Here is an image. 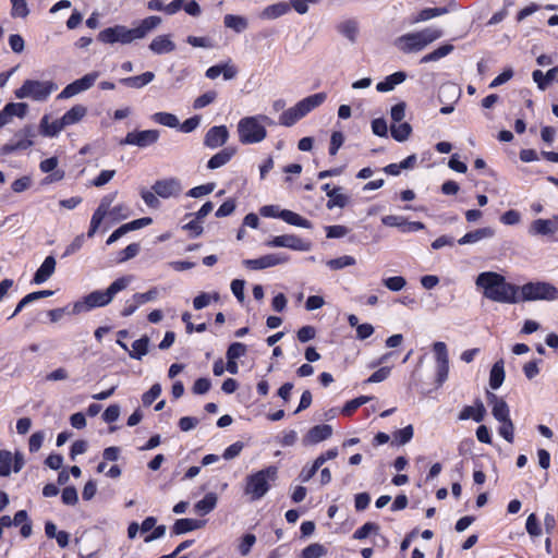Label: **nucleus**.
Returning a JSON list of instances; mask_svg holds the SVG:
<instances>
[{"label": "nucleus", "mask_w": 558, "mask_h": 558, "mask_svg": "<svg viewBox=\"0 0 558 558\" xmlns=\"http://www.w3.org/2000/svg\"><path fill=\"white\" fill-rule=\"evenodd\" d=\"M65 124L62 118L50 122L49 116L45 114L39 123V132L41 135L47 137L57 136L63 129H65Z\"/></svg>", "instance_id": "26"}, {"label": "nucleus", "mask_w": 558, "mask_h": 558, "mask_svg": "<svg viewBox=\"0 0 558 558\" xmlns=\"http://www.w3.org/2000/svg\"><path fill=\"white\" fill-rule=\"evenodd\" d=\"M58 89V85L51 81L25 80L20 88L14 92L17 99H31L36 102H45L52 93Z\"/></svg>", "instance_id": "7"}, {"label": "nucleus", "mask_w": 558, "mask_h": 558, "mask_svg": "<svg viewBox=\"0 0 558 558\" xmlns=\"http://www.w3.org/2000/svg\"><path fill=\"white\" fill-rule=\"evenodd\" d=\"M487 400L492 405V414L498 422L510 420V410L504 399L493 392H488Z\"/></svg>", "instance_id": "22"}, {"label": "nucleus", "mask_w": 558, "mask_h": 558, "mask_svg": "<svg viewBox=\"0 0 558 558\" xmlns=\"http://www.w3.org/2000/svg\"><path fill=\"white\" fill-rule=\"evenodd\" d=\"M373 399V397H368V396H361L359 398H355L353 400H350L349 402L345 403V405L342 408V414L345 415V416H350L352 415V413L357 409L360 408L361 405L367 403L368 401H371Z\"/></svg>", "instance_id": "49"}, {"label": "nucleus", "mask_w": 558, "mask_h": 558, "mask_svg": "<svg viewBox=\"0 0 558 558\" xmlns=\"http://www.w3.org/2000/svg\"><path fill=\"white\" fill-rule=\"evenodd\" d=\"M160 16L151 15L142 20L138 26L128 28L124 25H114L99 32L97 39L104 44L129 45L134 40L145 38L150 32L161 24Z\"/></svg>", "instance_id": "2"}, {"label": "nucleus", "mask_w": 558, "mask_h": 558, "mask_svg": "<svg viewBox=\"0 0 558 558\" xmlns=\"http://www.w3.org/2000/svg\"><path fill=\"white\" fill-rule=\"evenodd\" d=\"M141 197L143 198L144 203L150 207V208H158L160 206V202L158 199V195L151 190L142 189L141 190Z\"/></svg>", "instance_id": "63"}, {"label": "nucleus", "mask_w": 558, "mask_h": 558, "mask_svg": "<svg viewBox=\"0 0 558 558\" xmlns=\"http://www.w3.org/2000/svg\"><path fill=\"white\" fill-rule=\"evenodd\" d=\"M130 207L124 203H120L114 205L113 207L110 206L108 208L107 217H110L113 221H119L126 219L130 216Z\"/></svg>", "instance_id": "44"}, {"label": "nucleus", "mask_w": 558, "mask_h": 558, "mask_svg": "<svg viewBox=\"0 0 558 558\" xmlns=\"http://www.w3.org/2000/svg\"><path fill=\"white\" fill-rule=\"evenodd\" d=\"M87 113V108L83 105H75L68 110L61 118L65 126L80 122Z\"/></svg>", "instance_id": "36"}, {"label": "nucleus", "mask_w": 558, "mask_h": 558, "mask_svg": "<svg viewBox=\"0 0 558 558\" xmlns=\"http://www.w3.org/2000/svg\"><path fill=\"white\" fill-rule=\"evenodd\" d=\"M475 284L483 290L486 299L505 304H515L520 302L519 287L507 282L506 278L495 271L481 272Z\"/></svg>", "instance_id": "1"}, {"label": "nucleus", "mask_w": 558, "mask_h": 558, "mask_svg": "<svg viewBox=\"0 0 558 558\" xmlns=\"http://www.w3.org/2000/svg\"><path fill=\"white\" fill-rule=\"evenodd\" d=\"M61 499L64 505L75 506L78 501L77 490L73 486H68L62 490Z\"/></svg>", "instance_id": "61"}, {"label": "nucleus", "mask_w": 558, "mask_h": 558, "mask_svg": "<svg viewBox=\"0 0 558 558\" xmlns=\"http://www.w3.org/2000/svg\"><path fill=\"white\" fill-rule=\"evenodd\" d=\"M217 505V495L208 493L205 497L195 504V510L201 514L205 515L211 512Z\"/></svg>", "instance_id": "40"}, {"label": "nucleus", "mask_w": 558, "mask_h": 558, "mask_svg": "<svg viewBox=\"0 0 558 558\" xmlns=\"http://www.w3.org/2000/svg\"><path fill=\"white\" fill-rule=\"evenodd\" d=\"M151 119L161 125L168 126V128H178L180 125L179 119L169 112H156L151 116Z\"/></svg>", "instance_id": "46"}, {"label": "nucleus", "mask_w": 558, "mask_h": 558, "mask_svg": "<svg viewBox=\"0 0 558 558\" xmlns=\"http://www.w3.org/2000/svg\"><path fill=\"white\" fill-rule=\"evenodd\" d=\"M3 109L5 110V113L10 116V119L13 117L22 119L27 113L28 105L25 102H9L3 107Z\"/></svg>", "instance_id": "47"}, {"label": "nucleus", "mask_w": 558, "mask_h": 558, "mask_svg": "<svg viewBox=\"0 0 558 558\" xmlns=\"http://www.w3.org/2000/svg\"><path fill=\"white\" fill-rule=\"evenodd\" d=\"M486 409L482 401H476L474 405H468L459 414V420H474L475 422H482L485 417Z\"/></svg>", "instance_id": "29"}, {"label": "nucleus", "mask_w": 558, "mask_h": 558, "mask_svg": "<svg viewBox=\"0 0 558 558\" xmlns=\"http://www.w3.org/2000/svg\"><path fill=\"white\" fill-rule=\"evenodd\" d=\"M149 50L155 54L170 53L175 50V44L170 35H158L150 41Z\"/></svg>", "instance_id": "25"}, {"label": "nucleus", "mask_w": 558, "mask_h": 558, "mask_svg": "<svg viewBox=\"0 0 558 558\" xmlns=\"http://www.w3.org/2000/svg\"><path fill=\"white\" fill-rule=\"evenodd\" d=\"M558 74V66L551 68L546 73H543L541 70H535L532 73L533 81L537 84V87L541 90H545L548 85L556 80Z\"/></svg>", "instance_id": "31"}, {"label": "nucleus", "mask_w": 558, "mask_h": 558, "mask_svg": "<svg viewBox=\"0 0 558 558\" xmlns=\"http://www.w3.org/2000/svg\"><path fill=\"white\" fill-rule=\"evenodd\" d=\"M116 197L117 192H112L101 198L99 206L92 216L89 230L87 232L88 238H93L95 235L102 220L107 217L108 208L112 205Z\"/></svg>", "instance_id": "16"}, {"label": "nucleus", "mask_w": 558, "mask_h": 558, "mask_svg": "<svg viewBox=\"0 0 558 558\" xmlns=\"http://www.w3.org/2000/svg\"><path fill=\"white\" fill-rule=\"evenodd\" d=\"M381 222L387 227H396L399 228L402 232H407L408 221L402 216L388 215L381 218Z\"/></svg>", "instance_id": "52"}, {"label": "nucleus", "mask_w": 558, "mask_h": 558, "mask_svg": "<svg viewBox=\"0 0 558 558\" xmlns=\"http://www.w3.org/2000/svg\"><path fill=\"white\" fill-rule=\"evenodd\" d=\"M449 11L447 8H426V9H423L413 20H412V23L413 24H416V23H421V22H425V21H428L430 19H434V17H437V16H440V15H445L447 14Z\"/></svg>", "instance_id": "42"}, {"label": "nucleus", "mask_w": 558, "mask_h": 558, "mask_svg": "<svg viewBox=\"0 0 558 558\" xmlns=\"http://www.w3.org/2000/svg\"><path fill=\"white\" fill-rule=\"evenodd\" d=\"M99 77V72H90L88 74H85L83 77L70 83L66 85L62 92L57 96V99H69L74 97L75 95L83 93L87 89H89L97 78Z\"/></svg>", "instance_id": "11"}, {"label": "nucleus", "mask_w": 558, "mask_h": 558, "mask_svg": "<svg viewBox=\"0 0 558 558\" xmlns=\"http://www.w3.org/2000/svg\"><path fill=\"white\" fill-rule=\"evenodd\" d=\"M155 78V74L153 72H145L141 75L130 76L125 78H121L120 83L132 88H142L153 82Z\"/></svg>", "instance_id": "35"}, {"label": "nucleus", "mask_w": 558, "mask_h": 558, "mask_svg": "<svg viewBox=\"0 0 558 558\" xmlns=\"http://www.w3.org/2000/svg\"><path fill=\"white\" fill-rule=\"evenodd\" d=\"M117 342L122 349L129 352V355L132 359L141 360L148 352L149 339L146 336L135 340L132 344L131 351L129 350L128 345L121 340H118Z\"/></svg>", "instance_id": "27"}, {"label": "nucleus", "mask_w": 558, "mask_h": 558, "mask_svg": "<svg viewBox=\"0 0 558 558\" xmlns=\"http://www.w3.org/2000/svg\"><path fill=\"white\" fill-rule=\"evenodd\" d=\"M433 352L436 363V384L441 386L449 375V354L447 344L442 341H436L433 344Z\"/></svg>", "instance_id": "10"}, {"label": "nucleus", "mask_w": 558, "mask_h": 558, "mask_svg": "<svg viewBox=\"0 0 558 558\" xmlns=\"http://www.w3.org/2000/svg\"><path fill=\"white\" fill-rule=\"evenodd\" d=\"M260 116H250L240 119L236 132L240 143L244 145L258 144L267 137V130L260 123Z\"/></svg>", "instance_id": "8"}, {"label": "nucleus", "mask_w": 558, "mask_h": 558, "mask_svg": "<svg viewBox=\"0 0 558 558\" xmlns=\"http://www.w3.org/2000/svg\"><path fill=\"white\" fill-rule=\"evenodd\" d=\"M205 521L196 519H178L172 526V533L174 535L185 534L187 532L203 527Z\"/></svg>", "instance_id": "30"}, {"label": "nucleus", "mask_w": 558, "mask_h": 558, "mask_svg": "<svg viewBox=\"0 0 558 558\" xmlns=\"http://www.w3.org/2000/svg\"><path fill=\"white\" fill-rule=\"evenodd\" d=\"M356 260L353 256L343 255L338 258L329 259L327 266L332 270H339L355 265Z\"/></svg>", "instance_id": "48"}, {"label": "nucleus", "mask_w": 558, "mask_h": 558, "mask_svg": "<svg viewBox=\"0 0 558 558\" xmlns=\"http://www.w3.org/2000/svg\"><path fill=\"white\" fill-rule=\"evenodd\" d=\"M504 380H505L504 361L499 360L493 365V367L490 369L489 386L493 389H498L502 385Z\"/></svg>", "instance_id": "38"}, {"label": "nucleus", "mask_w": 558, "mask_h": 558, "mask_svg": "<svg viewBox=\"0 0 558 558\" xmlns=\"http://www.w3.org/2000/svg\"><path fill=\"white\" fill-rule=\"evenodd\" d=\"M501 425L499 427V435L506 439L508 442H513L514 439V426L510 420L501 421Z\"/></svg>", "instance_id": "60"}, {"label": "nucleus", "mask_w": 558, "mask_h": 558, "mask_svg": "<svg viewBox=\"0 0 558 558\" xmlns=\"http://www.w3.org/2000/svg\"><path fill=\"white\" fill-rule=\"evenodd\" d=\"M13 456L8 450H0V475L9 476L11 474V464Z\"/></svg>", "instance_id": "53"}, {"label": "nucleus", "mask_w": 558, "mask_h": 558, "mask_svg": "<svg viewBox=\"0 0 558 558\" xmlns=\"http://www.w3.org/2000/svg\"><path fill=\"white\" fill-rule=\"evenodd\" d=\"M290 10V5L286 2H279L271 5L266 7L260 16L265 20H275L278 19Z\"/></svg>", "instance_id": "37"}, {"label": "nucleus", "mask_w": 558, "mask_h": 558, "mask_svg": "<svg viewBox=\"0 0 558 558\" xmlns=\"http://www.w3.org/2000/svg\"><path fill=\"white\" fill-rule=\"evenodd\" d=\"M235 154V149L232 147H227L220 150L219 153L215 154L207 163L208 169H218L225 165H227L233 155Z\"/></svg>", "instance_id": "32"}, {"label": "nucleus", "mask_w": 558, "mask_h": 558, "mask_svg": "<svg viewBox=\"0 0 558 558\" xmlns=\"http://www.w3.org/2000/svg\"><path fill=\"white\" fill-rule=\"evenodd\" d=\"M383 284L390 291L398 292L407 286V280L402 276H395L384 279Z\"/></svg>", "instance_id": "54"}, {"label": "nucleus", "mask_w": 558, "mask_h": 558, "mask_svg": "<svg viewBox=\"0 0 558 558\" xmlns=\"http://www.w3.org/2000/svg\"><path fill=\"white\" fill-rule=\"evenodd\" d=\"M36 133L32 125H26L24 129H22L16 135L15 141H11L10 143H7L2 147L3 154H12L16 150H25L34 145L33 138L35 137Z\"/></svg>", "instance_id": "15"}, {"label": "nucleus", "mask_w": 558, "mask_h": 558, "mask_svg": "<svg viewBox=\"0 0 558 558\" xmlns=\"http://www.w3.org/2000/svg\"><path fill=\"white\" fill-rule=\"evenodd\" d=\"M219 299V294L218 293H214V294H209V293H201L199 295H197L194 300H193V306L195 310H203L204 307L208 306L211 302V300L214 301H218Z\"/></svg>", "instance_id": "55"}, {"label": "nucleus", "mask_w": 558, "mask_h": 558, "mask_svg": "<svg viewBox=\"0 0 558 558\" xmlns=\"http://www.w3.org/2000/svg\"><path fill=\"white\" fill-rule=\"evenodd\" d=\"M326 98L327 95L325 93H317L303 98L281 113L279 124L288 128L294 125L299 120L319 107Z\"/></svg>", "instance_id": "6"}, {"label": "nucleus", "mask_w": 558, "mask_h": 558, "mask_svg": "<svg viewBox=\"0 0 558 558\" xmlns=\"http://www.w3.org/2000/svg\"><path fill=\"white\" fill-rule=\"evenodd\" d=\"M278 478V468L276 465H268L259 471H256L245 478L244 494L251 501L262 499L271 488V483Z\"/></svg>", "instance_id": "4"}, {"label": "nucleus", "mask_w": 558, "mask_h": 558, "mask_svg": "<svg viewBox=\"0 0 558 558\" xmlns=\"http://www.w3.org/2000/svg\"><path fill=\"white\" fill-rule=\"evenodd\" d=\"M390 132L393 140L397 142H404L411 135L412 128L408 122H403L400 124H392Z\"/></svg>", "instance_id": "43"}, {"label": "nucleus", "mask_w": 558, "mask_h": 558, "mask_svg": "<svg viewBox=\"0 0 558 558\" xmlns=\"http://www.w3.org/2000/svg\"><path fill=\"white\" fill-rule=\"evenodd\" d=\"M327 549L318 543H314L305 547L302 551L301 558H320L326 555Z\"/></svg>", "instance_id": "51"}, {"label": "nucleus", "mask_w": 558, "mask_h": 558, "mask_svg": "<svg viewBox=\"0 0 558 558\" xmlns=\"http://www.w3.org/2000/svg\"><path fill=\"white\" fill-rule=\"evenodd\" d=\"M265 244L268 247H287L302 252L310 250L308 243L304 242L302 239L293 234L274 236L272 239L266 241Z\"/></svg>", "instance_id": "17"}, {"label": "nucleus", "mask_w": 558, "mask_h": 558, "mask_svg": "<svg viewBox=\"0 0 558 558\" xmlns=\"http://www.w3.org/2000/svg\"><path fill=\"white\" fill-rule=\"evenodd\" d=\"M289 262V256L284 253L267 254L254 259H244L243 266L251 270H262L278 265H282Z\"/></svg>", "instance_id": "13"}, {"label": "nucleus", "mask_w": 558, "mask_h": 558, "mask_svg": "<svg viewBox=\"0 0 558 558\" xmlns=\"http://www.w3.org/2000/svg\"><path fill=\"white\" fill-rule=\"evenodd\" d=\"M56 265V258L53 256H47L39 268L36 270L33 282L36 284L46 282L53 275Z\"/></svg>", "instance_id": "24"}, {"label": "nucleus", "mask_w": 558, "mask_h": 558, "mask_svg": "<svg viewBox=\"0 0 558 558\" xmlns=\"http://www.w3.org/2000/svg\"><path fill=\"white\" fill-rule=\"evenodd\" d=\"M279 218L282 219L283 221H286L287 223L295 226V227L305 228V229L312 228V223L310 220L303 218L299 214H296L292 210H289V209H282L279 213Z\"/></svg>", "instance_id": "34"}, {"label": "nucleus", "mask_w": 558, "mask_h": 558, "mask_svg": "<svg viewBox=\"0 0 558 558\" xmlns=\"http://www.w3.org/2000/svg\"><path fill=\"white\" fill-rule=\"evenodd\" d=\"M322 466L316 462V460L311 465H305L302 468L299 478L302 483H307L320 469Z\"/></svg>", "instance_id": "64"}, {"label": "nucleus", "mask_w": 558, "mask_h": 558, "mask_svg": "<svg viewBox=\"0 0 558 558\" xmlns=\"http://www.w3.org/2000/svg\"><path fill=\"white\" fill-rule=\"evenodd\" d=\"M216 98H217V93L215 90L206 92L205 94L198 96L194 100L193 108L202 109V108L210 105L211 102H214Z\"/></svg>", "instance_id": "59"}, {"label": "nucleus", "mask_w": 558, "mask_h": 558, "mask_svg": "<svg viewBox=\"0 0 558 558\" xmlns=\"http://www.w3.org/2000/svg\"><path fill=\"white\" fill-rule=\"evenodd\" d=\"M453 50V46L450 44L442 45L435 49L433 52L425 54L422 59V63L437 61L446 56H448Z\"/></svg>", "instance_id": "45"}, {"label": "nucleus", "mask_w": 558, "mask_h": 558, "mask_svg": "<svg viewBox=\"0 0 558 558\" xmlns=\"http://www.w3.org/2000/svg\"><path fill=\"white\" fill-rule=\"evenodd\" d=\"M132 276H123L114 280L107 290H96L87 294L82 301L75 302L72 308V314L77 315L82 312L90 311L95 307H102L108 305L114 295L129 287L132 282Z\"/></svg>", "instance_id": "3"}, {"label": "nucleus", "mask_w": 558, "mask_h": 558, "mask_svg": "<svg viewBox=\"0 0 558 558\" xmlns=\"http://www.w3.org/2000/svg\"><path fill=\"white\" fill-rule=\"evenodd\" d=\"M525 529L531 537H538L542 534L541 524L535 513H531L527 517Z\"/></svg>", "instance_id": "56"}, {"label": "nucleus", "mask_w": 558, "mask_h": 558, "mask_svg": "<svg viewBox=\"0 0 558 558\" xmlns=\"http://www.w3.org/2000/svg\"><path fill=\"white\" fill-rule=\"evenodd\" d=\"M161 393V386L159 384H154L148 391H146L142 401L145 407H149Z\"/></svg>", "instance_id": "62"}, {"label": "nucleus", "mask_w": 558, "mask_h": 558, "mask_svg": "<svg viewBox=\"0 0 558 558\" xmlns=\"http://www.w3.org/2000/svg\"><path fill=\"white\" fill-rule=\"evenodd\" d=\"M520 302L558 300V289L545 281L527 282L519 287Z\"/></svg>", "instance_id": "9"}, {"label": "nucleus", "mask_w": 558, "mask_h": 558, "mask_svg": "<svg viewBox=\"0 0 558 558\" xmlns=\"http://www.w3.org/2000/svg\"><path fill=\"white\" fill-rule=\"evenodd\" d=\"M159 295V289L158 288H151L148 291L144 293H135L134 300L135 302L141 306L145 303L155 301Z\"/></svg>", "instance_id": "58"}, {"label": "nucleus", "mask_w": 558, "mask_h": 558, "mask_svg": "<svg viewBox=\"0 0 558 558\" xmlns=\"http://www.w3.org/2000/svg\"><path fill=\"white\" fill-rule=\"evenodd\" d=\"M407 78V74L402 71L395 72L388 75L383 82H379L376 89L380 93H387L392 90L397 85L403 83Z\"/></svg>", "instance_id": "33"}, {"label": "nucleus", "mask_w": 558, "mask_h": 558, "mask_svg": "<svg viewBox=\"0 0 558 558\" xmlns=\"http://www.w3.org/2000/svg\"><path fill=\"white\" fill-rule=\"evenodd\" d=\"M158 140V130L133 131L129 132L125 137L121 140L120 145H132L138 148H146L157 143Z\"/></svg>", "instance_id": "12"}, {"label": "nucleus", "mask_w": 558, "mask_h": 558, "mask_svg": "<svg viewBox=\"0 0 558 558\" xmlns=\"http://www.w3.org/2000/svg\"><path fill=\"white\" fill-rule=\"evenodd\" d=\"M151 190L161 198L179 197L183 191L181 180L174 177L157 180Z\"/></svg>", "instance_id": "14"}, {"label": "nucleus", "mask_w": 558, "mask_h": 558, "mask_svg": "<svg viewBox=\"0 0 558 558\" xmlns=\"http://www.w3.org/2000/svg\"><path fill=\"white\" fill-rule=\"evenodd\" d=\"M332 435V428L328 424L316 425L312 427L303 437L302 442L304 446L316 445L320 441L328 439Z\"/></svg>", "instance_id": "20"}, {"label": "nucleus", "mask_w": 558, "mask_h": 558, "mask_svg": "<svg viewBox=\"0 0 558 558\" xmlns=\"http://www.w3.org/2000/svg\"><path fill=\"white\" fill-rule=\"evenodd\" d=\"M229 138V130L226 125H216L210 128L204 137V145L215 149L221 147Z\"/></svg>", "instance_id": "18"}, {"label": "nucleus", "mask_w": 558, "mask_h": 558, "mask_svg": "<svg viewBox=\"0 0 558 558\" xmlns=\"http://www.w3.org/2000/svg\"><path fill=\"white\" fill-rule=\"evenodd\" d=\"M238 73V68L229 60L225 63L208 68L205 72V76L209 80H216L219 75H222L223 80L231 81L236 77Z\"/></svg>", "instance_id": "19"}, {"label": "nucleus", "mask_w": 558, "mask_h": 558, "mask_svg": "<svg viewBox=\"0 0 558 558\" xmlns=\"http://www.w3.org/2000/svg\"><path fill=\"white\" fill-rule=\"evenodd\" d=\"M556 217L554 219H536L529 227L531 235H553L558 230Z\"/></svg>", "instance_id": "21"}, {"label": "nucleus", "mask_w": 558, "mask_h": 558, "mask_svg": "<svg viewBox=\"0 0 558 558\" xmlns=\"http://www.w3.org/2000/svg\"><path fill=\"white\" fill-rule=\"evenodd\" d=\"M441 36L442 32L440 29L427 27L420 32L408 33L398 37L396 46L405 53L418 52Z\"/></svg>", "instance_id": "5"}, {"label": "nucleus", "mask_w": 558, "mask_h": 558, "mask_svg": "<svg viewBox=\"0 0 558 558\" xmlns=\"http://www.w3.org/2000/svg\"><path fill=\"white\" fill-rule=\"evenodd\" d=\"M379 525L373 522H366L353 533V538L364 539L369 534H378Z\"/></svg>", "instance_id": "50"}, {"label": "nucleus", "mask_w": 558, "mask_h": 558, "mask_svg": "<svg viewBox=\"0 0 558 558\" xmlns=\"http://www.w3.org/2000/svg\"><path fill=\"white\" fill-rule=\"evenodd\" d=\"M223 24L226 27L236 33H241L247 28V20L241 15L227 14L223 19Z\"/></svg>", "instance_id": "41"}, {"label": "nucleus", "mask_w": 558, "mask_h": 558, "mask_svg": "<svg viewBox=\"0 0 558 558\" xmlns=\"http://www.w3.org/2000/svg\"><path fill=\"white\" fill-rule=\"evenodd\" d=\"M246 345L241 342H233L227 351V360H238L246 354Z\"/></svg>", "instance_id": "57"}, {"label": "nucleus", "mask_w": 558, "mask_h": 558, "mask_svg": "<svg viewBox=\"0 0 558 558\" xmlns=\"http://www.w3.org/2000/svg\"><path fill=\"white\" fill-rule=\"evenodd\" d=\"M494 235H495L494 229H492L490 227H485V228H481V229H476L474 231L468 232L466 234H464L462 238H460L458 240V243L460 245L473 244L481 240L493 238Z\"/></svg>", "instance_id": "28"}, {"label": "nucleus", "mask_w": 558, "mask_h": 558, "mask_svg": "<svg viewBox=\"0 0 558 558\" xmlns=\"http://www.w3.org/2000/svg\"><path fill=\"white\" fill-rule=\"evenodd\" d=\"M337 31L351 43L356 40L359 26L354 20H347L338 24Z\"/></svg>", "instance_id": "39"}, {"label": "nucleus", "mask_w": 558, "mask_h": 558, "mask_svg": "<svg viewBox=\"0 0 558 558\" xmlns=\"http://www.w3.org/2000/svg\"><path fill=\"white\" fill-rule=\"evenodd\" d=\"M322 189L329 197L327 203L328 209H332L333 207L343 208L349 203V196L342 193L341 187H331L329 183H326Z\"/></svg>", "instance_id": "23"}]
</instances>
